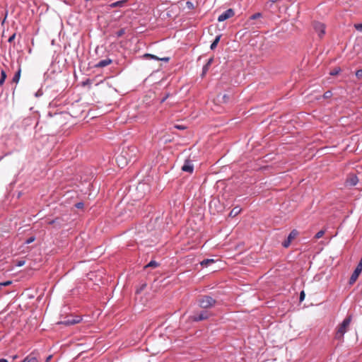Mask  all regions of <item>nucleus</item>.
<instances>
[{
    "label": "nucleus",
    "instance_id": "1",
    "mask_svg": "<svg viewBox=\"0 0 362 362\" xmlns=\"http://www.w3.org/2000/svg\"><path fill=\"white\" fill-rule=\"evenodd\" d=\"M136 148L135 146H127L123 148L122 152L116 158V162L121 168L125 167L133 158L136 156Z\"/></svg>",
    "mask_w": 362,
    "mask_h": 362
},
{
    "label": "nucleus",
    "instance_id": "2",
    "mask_svg": "<svg viewBox=\"0 0 362 362\" xmlns=\"http://www.w3.org/2000/svg\"><path fill=\"white\" fill-rule=\"evenodd\" d=\"M351 322V315L347 316L343 322L339 325L336 334L335 338L337 339H342L344 337V334L347 332L348 327L350 325V323Z\"/></svg>",
    "mask_w": 362,
    "mask_h": 362
},
{
    "label": "nucleus",
    "instance_id": "3",
    "mask_svg": "<svg viewBox=\"0 0 362 362\" xmlns=\"http://www.w3.org/2000/svg\"><path fill=\"white\" fill-rule=\"evenodd\" d=\"M216 302V300L209 296H202L198 300L199 307L204 309L214 307Z\"/></svg>",
    "mask_w": 362,
    "mask_h": 362
},
{
    "label": "nucleus",
    "instance_id": "4",
    "mask_svg": "<svg viewBox=\"0 0 362 362\" xmlns=\"http://www.w3.org/2000/svg\"><path fill=\"white\" fill-rule=\"evenodd\" d=\"M313 27L318 36L321 38L325 34V25L320 22H315Z\"/></svg>",
    "mask_w": 362,
    "mask_h": 362
},
{
    "label": "nucleus",
    "instance_id": "5",
    "mask_svg": "<svg viewBox=\"0 0 362 362\" xmlns=\"http://www.w3.org/2000/svg\"><path fill=\"white\" fill-rule=\"evenodd\" d=\"M235 13L234 11L232 8H228V10L225 11L223 13H221L218 18V21L219 22L224 21L234 16Z\"/></svg>",
    "mask_w": 362,
    "mask_h": 362
},
{
    "label": "nucleus",
    "instance_id": "6",
    "mask_svg": "<svg viewBox=\"0 0 362 362\" xmlns=\"http://www.w3.org/2000/svg\"><path fill=\"white\" fill-rule=\"evenodd\" d=\"M298 231L296 230H293L289 233L287 239L282 243V245L284 247H288L290 245L291 242L292 241V240H293L298 235Z\"/></svg>",
    "mask_w": 362,
    "mask_h": 362
},
{
    "label": "nucleus",
    "instance_id": "7",
    "mask_svg": "<svg viewBox=\"0 0 362 362\" xmlns=\"http://www.w3.org/2000/svg\"><path fill=\"white\" fill-rule=\"evenodd\" d=\"M209 315L207 311H202L199 313H195L192 317L194 321H202L206 320Z\"/></svg>",
    "mask_w": 362,
    "mask_h": 362
},
{
    "label": "nucleus",
    "instance_id": "8",
    "mask_svg": "<svg viewBox=\"0 0 362 362\" xmlns=\"http://www.w3.org/2000/svg\"><path fill=\"white\" fill-rule=\"evenodd\" d=\"M81 320V317L77 316V317L69 318V319H67L66 320L60 322L59 324H62V325L69 326V325H72L77 324V323L80 322Z\"/></svg>",
    "mask_w": 362,
    "mask_h": 362
},
{
    "label": "nucleus",
    "instance_id": "9",
    "mask_svg": "<svg viewBox=\"0 0 362 362\" xmlns=\"http://www.w3.org/2000/svg\"><path fill=\"white\" fill-rule=\"evenodd\" d=\"M362 272V268H360L359 266L357 265L356 268L355 269L354 272L351 274L350 279H349V284H353L355 283V281L357 280L358 276Z\"/></svg>",
    "mask_w": 362,
    "mask_h": 362
},
{
    "label": "nucleus",
    "instance_id": "10",
    "mask_svg": "<svg viewBox=\"0 0 362 362\" xmlns=\"http://www.w3.org/2000/svg\"><path fill=\"white\" fill-rule=\"evenodd\" d=\"M194 170V165L192 161L186 160L184 165L182 166V170L184 172L192 173Z\"/></svg>",
    "mask_w": 362,
    "mask_h": 362
},
{
    "label": "nucleus",
    "instance_id": "11",
    "mask_svg": "<svg viewBox=\"0 0 362 362\" xmlns=\"http://www.w3.org/2000/svg\"><path fill=\"white\" fill-rule=\"evenodd\" d=\"M112 62V59L107 58L103 60H100L95 65V67L96 68H103L105 66H107L110 65Z\"/></svg>",
    "mask_w": 362,
    "mask_h": 362
},
{
    "label": "nucleus",
    "instance_id": "12",
    "mask_svg": "<svg viewBox=\"0 0 362 362\" xmlns=\"http://www.w3.org/2000/svg\"><path fill=\"white\" fill-rule=\"evenodd\" d=\"M358 182V179L356 175H351L346 180L347 185L349 186H355Z\"/></svg>",
    "mask_w": 362,
    "mask_h": 362
},
{
    "label": "nucleus",
    "instance_id": "13",
    "mask_svg": "<svg viewBox=\"0 0 362 362\" xmlns=\"http://www.w3.org/2000/svg\"><path fill=\"white\" fill-rule=\"evenodd\" d=\"M22 362H39V360L35 354H30L27 356Z\"/></svg>",
    "mask_w": 362,
    "mask_h": 362
},
{
    "label": "nucleus",
    "instance_id": "14",
    "mask_svg": "<svg viewBox=\"0 0 362 362\" xmlns=\"http://www.w3.org/2000/svg\"><path fill=\"white\" fill-rule=\"evenodd\" d=\"M213 62H214V58L213 57L209 59V60L206 62V64L203 66V69H202V76H204V75H205L206 74V72L209 71V69L210 66L211 65V64L213 63Z\"/></svg>",
    "mask_w": 362,
    "mask_h": 362
},
{
    "label": "nucleus",
    "instance_id": "15",
    "mask_svg": "<svg viewBox=\"0 0 362 362\" xmlns=\"http://www.w3.org/2000/svg\"><path fill=\"white\" fill-rule=\"evenodd\" d=\"M127 1V0L118 1H116V2L112 3L108 6L110 8L123 7L125 5Z\"/></svg>",
    "mask_w": 362,
    "mask_h": 362
},
{
    "label": "nucleus",
    "instance_id": "16",
    "mask_svg": "<svg viewBox=\"0 0 362 362\" xmlns=\"http://www.w3.org/2000/svg\"><path fill=\"white\" fill-rule=\"evenodd\" d=\"M241 211V209L239 206L234 207L230 212L229 216L230 217H235L238 215Z\"/></svg>",
    "mask_w": 362,
    "mask_h": 362
},
{
    "label": "nucleus",
    "instance_id": "17",
    "mask_svg": "<svg viewBox=\"0 0 362 362\" xmlns=\"http://www.w3.org/2000/svg\"><path fill=\"white\" fill-rule=\"evenodd\" d=\"M214 262L215 261L213 259H204L202 262H201V265L202 267H208L211 264L214 263Z\"/></svg>",
    "mask_w": 362,
    "mask_h": 362
},
{
    "label": "nucleus",
    "instance_id": "18",
    "mask_svg": "<svg viewBox=\"0 0 362 362\" xmlns=\"http://www.w3.org/2000/svg\"><path fill=\"white\" fill-rule=\"evenodd\" d=\"M220 38H221V35H217L216 37L215 40H214V42L211 45L210 47H211V49H214L216 47V46H217V45H218V42L220 40Z\"/></svg>",
    "mask_w": 362,
    "mask_h": 362
},
{
    "label": "nucleus",
    "instance_id": "19",
    "mask_svg": "<svg viewBox=\"0 0 362 362\" xmlns=\"http://www.w3.org/2000/svg\"><path fill=\"white\" fill-rule=\"evenodd\" d=\"M136 189L140 191L148 190V187L145 183H139L136 187Z\"/></svg>",
    "mask_w": 362,
    "mask_h": 362
},
{
    "label": "nucleus",
    "instance_id": "20",
    "mask_svg": "<svg viewBox=\"0 0 362 362\" xmlns=\"http://www.w3.org/2000/svg\"><path fill=\"white\" fill-rule=\"evenodd\" d=\"M20 77H21V69H19L18 71L16 73V74L13 77V81L14 83H18L19 81Z\"/></svg>",
    "mask_w": 362,
    "mask_h": 362
},
{
    "label": "nucleus",
    "instance_id": "21",
    "mask_svg": "<svg viewBox=\"0 0 362 362\" xmlns=\"http://www.w3.org/2000/svg\"><path fill=\"white\" fill-rule=\"evenodd\" d=\"M144 57L148 58V59H155V60H158V61L160 60L159 57H158L156 55L151 54H145L144 55Z\"/></svg>",
    "mask_w": 362,
    "mask_h": 362
},
{
    "label": "nucleus",
    "instance_id": "22",
    "mask_svg": "<svg viewBox=\"0 0 362 362\" xmlns=\"http://www.w3.org/2000/svg\"><path fill=\"white\" fill-rule=\"evenodd\" d=\"M262 16V15L261 13H256L253 14L252 16H251L250 18L251 20H255V19L261 18Z\"/></svg>",
    "mask_w": 362,
    "mask_h": 362
},
{
    "label": "nucleus",
    "instance_id": "23",
    "mask_svg": "<svg viewBox=\"0 0 362 362\" xmlns=\"http://www.w3.org/2000/svg\"><path fill=\"white\" fill-rule=\"evenodd\" d=\"M6 78V72L4 70H2L1 71L0 81H1L2 83H4Z\"/></svg>",
    "mask_w": 362,
    "mask_h": 362
},
{
    "label": "nucleus",
    "instance_id": "24",
    "mask_svg": "<svg viewBox=\"0 0 362 362\" xmlns=\"http://www.w3.org/2000/svg\"><path fill=\"white\" fill-rule=\"evenodd\" d=\"M158 264L156 261H151L146 267H156Z\"/></svg>",
    "mask_w": 362,
    "mask_h": 362
},
{
    "label": "nucleus",
    "instance_id": "25",
    "mask_svg": "<svg viewBox=\"0 0 362 362\" xmlns=\"http://www.w3.org/2000/svg\"><path fill=\"white\" fill-rule=\"evenodd\" d=\"M324 234H325V230H320L319 232H317V233L315 234V238H316V239H319V238H320L321 237H322Z\"/></svg>",
    "mask_w": 362,
    "mask_h": 362
},
{
    "label": "nucleus",
    "instance_id": "26",
    "mask_svg": "<svg viewBox=\"0 0 362 362\" xmlns=\"http://www.w3.org/2000/svg\"><path fill=\"white\" fill-rule=\"evenodd\" d=\"M124 33H125V30L124 28H122V29H120L119 30H118L117 32L116 35H117V37H122Z\"/></svg>",
    "mask_w": 362,
    "mask_h": 362
},
{
    "label": "nucleus",
    "instance_id": "27",
    "mask_svg": "<svg viewBox=\"0 0 362 362\" xmlns=\"http://www.w3.org/2000/svg\"><path fill=\"white\" fill-rule=\"evenodd\" d=\"M354 28L358 30L361 32L362 31V23L355 24Z\"/></svg>",
    "mask_w": 362,
    "mask_h": 362
},
{
    "label": "nucleus",
    "instance_id": "28",
    "mask_svg": "<svg viewBox=\"0 0 362 362\" xmlns=\"http://www.w3.org/2000/svg\"><path fill=\"white\" fill-rule=\"evenodd\" d=\"M340 71V69H335L330 72V75L335 76L338 74Z\"/></svg>",
    "mask_w": 362,
    "mask_h": 362
},
{
    "label": "nucleus",
    "instance_id": "29",
    "mask_svg": "<svg viewBox=\"0 0 362 362\" xmlns=\"http://www.w3.org/2000/svg\"><path fill=\"white\" fill-rule=\"evenodd\" d=\"M11 281H4V282H1V287H4V286H8L10 284H11Z\"/></svg>",
    "mask_w": 362,
    "mask_h": 362
},
{
    "label": "nucleus",
    "instance_id": "30",
    "mask_svg": "<svg viewBox=\"0 0 362 362\" xmlns=\"http://www.w3.org/2000/svg\"><path fill=\"white\" fill-rule=\"evenodd\" d=\"M356 76L358 78H361V77H362V69H359V70H358V71L356 72Z\"/></svg>",
    "mask_w": 362,
    "mask_h": 362
},
{
    "label": "nucleus",
    "instance_id": "31",
    "mask_svg": "<svg viewBox=\"0 0 362 362\" xmlns=\"http://www.w3.org/2000/svg\"><path fill=\"white\" fill-rule=\"evenodd\" d=\"M34 240H35V237H30L28 240H26L25 243L30 244V243H33Z\"/></svg>",
    "mask_w": 362,
    "mask_h": 362
},
{
    "label": "nucleus",
    "instance_id": "32",
    "mask_svg": "<svg viewBox=\"0 0 362 362\" xmlns=\"http://www.w3.org/2000/svg\"><path fill=\"white\" fill-rule=\"evenodd\" d=\"M331 95H332V93H331L330 91H327V92H325V94H324V97H325V98H329Z\"/></svg>",
    "mask_w": 362,
    "mask_h": 362
},
{
    "label": "nucleus",
    "instance_id": "33",
    "mask_svg": "<svg viewBox=\"0 0 362 362\" xmlns=\"http://www.w3.org/2000/svg\"><path fill=\"white\" fill-rule=\"evenodd\" d=\"M305 298V293L304 291H301L300 293V301H303Z\"/></svg>",
    "mask_w": 362,
    "mask_h": 362
},
{
    "label": "nucleus",
    "instance_id": "34",
    "mask_svg": "<svg viewBox=\"0 0 362 362\" xmlns=\"http://www.w3.org/2000/svg\"><path fill=\"white\" fill-rule=\"evenodd\" d=\"M16 37V34H13L8 40V42H11L13 41V40L15 39Z\"/></svg>",
    "mask_w": 362,
    "mask_h": 362
},
{
    "label": "nucleus",
    "instance_id": "35",
    "mask_svg": "<svg viewBox=\"0 0 362 362\" xmlns=\"http://www.w3.org/2000/svg\"><path fill=\"white\" fill-rule=\"evenodd\" d=\"M83 202H78L76 204V207L78 209H81V208H83Z\"/></svg>",
    "mask_w": 362,
    "mask_h": 362
},
{
    "label": "nucleus",
    "instance_id": "36",
    "mask_svg": "<svg viewBox=\"0 0 362 362\" xmlns=\"http://www.w3.org/2000/svg\"><path fill=\"white\" fill-rule=\"evenodd\" d=\"M146 286V285L145 284H142V285L141 286L140 288H139V289H138V290L136 291V293H140L143 289H144V288H145Z\"/></svg>",
    "mask_w": 362,
    "mask_h": 362
},
{
    "label": "nucleus",
    "instance_id": "37",
    "mask_svg": "<svg viewBox=\"0 0 362 362\" xmlns=\"http://www.w3.org/2000/svg\"><path fill=\"white\" fill-rule=\"evenodd\" d=\"M175 127L177 128V129H184L185 128L182 125H175Z\"/></svg>",
    "mask_w": 362,
    "mask_h": 362
},
{
    "label": "nucleus",
    "instance_id": "38",
    "mask_svg": "<svg viewBox=\"0 0 362 362\" xmlns=\"http://www.w3.org/2000/svg\"><path fill=\"white\" fill-rule=\"evenodd\" d=\"M159 61L168 62V61H169V58H168V57H163V58H160V60H159Z\"/></svg>",
    "mask_w": 362,
    "mask_h": 362
},
{
    "label": "nucleus",
    "instance_id": "39",
    "mask_svg": "<svg viewBox=\"0 0 362 362\" xmlns=\"http://www.w3.org/2000/svg\"><path fill=\"white\" fill-rule=\"evenodd\" d=\"M42 93L40 91H37V92L35 93V96H36V97H38V96H40V95H42Z\"/></svg>",
    "mask_w": 362,
    "mask_h": 362
},
{
    "label": "nucleus",
    "instance_id": "40",
    "mask_svg": "<svg viewBox=\"0 0 362 362\" xmlns=\"http://www.w3.org/2000/svg\"><path fill=\"white\" fill-rule=\"evenodd\" d=\"M358 266H359L360 268H362V257H361V259L359 263L358 264Z\"/></svg>",
    "mask_w": 362,
    "mask_h": 362
},
{
    "label": "nucleus",
    "instance_id": "41",
    "mask_svg": "<svg viewBox=\"0 0 362 362\" xmlns=\"http://www.w3.org/2000/svg\"><path fill=\"white\" fill-rule=\"evenodd\" d=\"M187 5L188 6L189 8H190L191 6H192V3L187 1Z\"/></svg>",
    "mask_w": 362,
    "mask_h": 362
},
{
    "label": "nucleus",
    "instance_id": "42",
    "mask_svg": "<svg viewBox=\"0 0 362 362\" xmlns=\"http://www.w3.org/2000/svg\"><path fill=\"white\" fill-rule=\"evenodd\" d=\"M24 263L25 262L23 261H22V262L21 261V262H18V266H20V267L23 266L24 264Z\"/></svg>",
    "mask_w": 362,
    "mask_h": 362
},
{
    "label": "nucleus",
    "instance_id": "43",
    "mask_svg": "<svg viewBox=\"0 0 362 362\" xmlns=\"http://www.w3.org/2000/svg\"><path fill=\"white\" fill-rule=\"evenodd\" d=\"M51 358H52V356L50 355V356H49L47 358V359H46V361H45V362H49V360H50Z\"/></svg>",
    "mask_w": 362,
    "mask_h": 362
},
{
    "label": "nucleus",
    "instance_id": "44",
    "mask_svg": "<svg viewBox=\"0 0 362 362\" xmlns=\"http://www.w3.org/2000/svg\"><path fill=\"white\" fill-rule=\"evenodd\" d=\"M0 362H8V361L5 358H0Z\"/></svg>",
    "mask_w": 362,
    "mask_h": 362
},
{
    "label": "nucleus",
    "instance_id": "45",
    "mask_svg": "<svg viewBox=\"0 0 362 362\" xmlns=\"http://www.w3.org/2000/svg\"><path fill=\"white\" fill-rule=\"evenodd\" d=\"M223 98L225 100L226 98H228V97H227V95H224L223 96Z\"/></svg>",
    "mask_w": 362,
    "mask_h": 362
},
{
    "label": "nucleus",
    "instance_id": "46",
    "mask_svg": "<svg viewBox=\"0 0 362 362\" xmlns=\"http://www.w3.org/2000/svg\"><path fill=\"white\" fill-rule=\"evenodd\" d=\"M4 84L1 81H0V87Z\"/></svg>",
    "mask_w": 362,
    "mask_h": 362
},
{
    "label": "nucleus",
    "instance_id": "47",
    "mask_svg": "<svg viewBox=\"0 0 362 362\" xmlns=\"http://www.w3.org/2000/svg\"><path fill=\"white\" fill-rule=\"evenodd\" d=\"M13 358L15 359L17 358V356H14Z\"/></svg>",
    "mask_w": 362,
    "mask_h": 362
}]
</instances>
